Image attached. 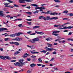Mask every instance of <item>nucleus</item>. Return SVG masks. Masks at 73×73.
Wrapping results in <instances>:
<instances>
[{
  "label": "nucleus",
  "mask_w": 73,
  "mask_h": 73,
  "mask_svg": "<svg viewBox=\"0 0 73 73\" xmlns=\"http://www.w3.org/2000/svg\"><path fill=\"white\" fill-rule=\"evenodd\" d=\"M58 19V17H53L50 18V16H48L47 17H44V20H57Z\"/></svg>",
  "instance_id": "f257e3e1"
},
{
  "label": "nucleus",
  "mask_w": 73,
  "mask_h": 73,
  "mask_svg": "<svg viewBox=\"0 0 73 73\" xmlns=\"http://www.w3.org/2000/svg\"><path fill=\"white\" fill-rule=\"evenodd\" d=\"M26 63L24 62H23L22 63H21L19 62L15 63L14 64L15 66H23V65H25Z\"/></svg>",
  "instance_id": "f03ea898"
},
{
  "label": "nucleus",
  "mask_w": 73,
  "mask_h": 73,
  "mask_svg": "<svg viewBox=\"0 0 73 73\" xmlns=\"http://www.w3.org/2000/svg\"><path fill=\"white\" fill-rule=\"evenodd\" d=\"M40 41V39L38 38H36L33 39L32 40H29V41L32 43H35L36 41Z\"/></svg>",
  "instance_id": "7ed1b4c3"
},
{
  "label": "nucleus",
  "mask_w": 73,
  "mask_h": 73,
  "mask_svg": "<svg viewBox=\"0 0 73 73\" xmlns=\"http://www.w3.org/2000/svg\"><path fill=\"white\" fill-rule=\"evenodd\" d=\"M31 5L33 6V7H36L35 8V10H37V9H40V7H38L39 6L36 4H32Z\"/></svg>",
  "instance_id": "20e7f679"
},
{
  "label": "nucleus",
  "mask_w": 73,
  "mask_h": 73,
  "mask_svg": "<svg viewBox=\"0 0 73 73\" xmlns=\"http://www.w3.org/2000/svg\"><path fill=\"white\" fill-rule=\"evenodd\" d=\"M45 49L47 50V51H49L50 52H51V51L53 50H55L56 51L57 50L56 49H54L53 48H49L47 47H45Z\"/></svg>",
  "instance_id": "39448f33"
},
{
  "label": "nucleus",
  "mask_w": 73,
  "mask_h": 73,
  "mask_svg": "<svg viewBox=\"0 0 73 73\" xmlns=\"http://www.w3.org/2000/svg\"><path fill=\"white\" fill-rule=\"evenodd\" d=\"M29 55L27 53L25 54L23 56V58H27L28 56H29Z\"/></svg>",
  "instance_id": "423d86ee"
},
{
  "label": "nucleus",
  "mask_w": 73,
  "mask_h": 73,
  "mask_svg": "<svg viewBox=\"0 0 73 73\" xmlns=\"http://www.w3.org/2000/svg\"><path fill=\"white\" fill-rule=\"evenodd\" d=\"M35 51H36V50H33V51H31L30 52L31 53H32V54H38L39 53V52H35Z\"/></svg>",
  "instance_id": "0eeeda50"
},
{
  "label": "nucleus",
  "mask_w": 73,
  "mask_h": 73,
  "mask_svg": "<svg viewBox=\"0 0 73 73\" xmlns=\"http://www.w3.org/2000/svg\"><path fill=\"white\" fill-rule=\"evenodd\" d=\"M15 40L16 41H20V40H23V38H20L19 37H17L15 38Z\"/></svg>",
  "instance_id": "6e6552de"
},
{
  "label": "nucleus",
  "mask_w": 73,
  "mask_h": 73,
  "mask_svg": "<svg viewBox=\"0 0 73 73\" xmlns=\"http://www.w3.org/2000/svg\"><path fill=\"white\" fill-rule=\"evenodd\" d=\"M5 15L4 14H3V11H0V16L1 17H3V16H4Z\"/></svg>",
  "instance_id": "1a4fd4ad"
},
{
  "label": "nucleus",
  "mask_w": 73,
  "mask_h": 73,
  "mask_svg": "<svg viewBox=\"0 0 73 73\" xmlns=\"http://www.w3.org/2000/svg\"><path fill=\"white\" fill-rule=\"evenodd\" d=\"M7 30H8V29L6 28H0V32H3V31H7Z\"/></svg>",
  "instance_id": "9d476101"
},
{
  "label": "nucleus",
  "mask_w": 73,
  "mask_h": 73,
  "mask_svg": "<svg viewBox=\"0 0 73 73\" xmlns=\"http://www.w3.org/2000/svg\"><path fill=\"white\" fill-rule=\"evenodd\" d=\"M35 33L39 35H44V33L42 32H38L37 31H35Z\"/></svg>",
  "instance_id": "9b49d317"
},
{
  "label": "nucleus",
  "mask_w": 73,
  "mask_h": 73,
  "mask_svg": "<svg viewBox=\"0 0 73 73\" xmlns=\"http://www.w3.org/2000/svg\"><path fill=\"white\" fill-rule=\"evenodd\" d=\"M39 19L41 20H45V17L43 16H40L39 17Z\"/></svg>",
  "instance_id": "f8f14e48"
},
{
  "label": "nucleus",
  "mask_w": 73,
  "mask_h": 73,
  "mask_svg": "<svg viewBox=\"0 0 73 73\" xmlns=\"http://www.w3.org/2000/svg\"><path fill=\"white\" fill-rule=\"evenodd\" d=\"M47 45L48 47H49V48H52V46H53V45L52 44L48 43L47 44Z\"/></svg>",
  "instance_id": "ddd939ff"
},
{
  "label": "nucleus",
  "mask_w": 73,
  "mask_h": 73,
  "mask_svg": "<svg viewBox=\"0 0 73 73\" xmlns=\"http://www.w3.org/2000/svg\"><path fill=\"white\" fill-rule=\"evenodd\" d=\"M5 56H0V58L3 59L4 60H5Z\"/></svg>",
  "instance_id": "4468645a"
},
{
  "label": "nucleus",
  "mask_w": 73,
  "mask_h": 73,
  "mask_svg": "<svg viewBox=\"0 0 73 73\" xmlns=\"http://www.w3.org/2000/svg\"><path fill=\"white\" fill-rule=\"evenodd\" d=\"M19 44H20V43L19 42H14V45H16V46H19V45H20Z\"/></svg>",
  "instance_id": "2eb2a0df"
},
{
  "label": "nucleus",
  "mask_w": 73,
  "mask_h": 73,
  "mask_svg": "<svg viewBox=\"0 0 73 73\" xmlns=\"http://www.w3.org/2000/svg\"><path fill=\"white\" fill-rule=\"evenodd\" d=\"M58 13H57L56 12L52 13H50V15H57Z\"/></svg>",
  "instance_id": "dca6fc26"
},
{
  "label": "nucleus",
  "mask_w": 73,
  "mask_h": 73,
  "mask_svg": "<svg viewBox=\"0 0 73 73\" xmlns=\"http://www.w3.org/2000/svg\"><path fill=\"white\" fill-rule=\"evenodd\" d=\"M27 47H29V48H31V49H35V48L33 47V46H30L27 45Z\"/></svg>",
  "instance_id": "f3484780"
},
{
  "label": "nucleus",
  "mask_w": 73,
  "mask_h": 73,
  "mask_svg": "<svg viewBox=\"0 0 73 73\" xmlns=\"http://www.w3.org/2000/svg\"><path fill=\"white\" fill-rule=\"evenodd\" d=\"M30 66L31 67H34V66H36V64H35L34 63L31 64L30 65Z\"/></svg>",
  "instance_id": "a211bd4d"
},
{
  "label": "nucleus",
  "mask_w": 73,
  "mask_h": 73,
  "mask_svg": "<svg viewBox=\"0 0 73 73\" xmlns=\"http://www.w3.org/2000/svg\"><path fill=\"white\" fill-rule=\"evenodd\" d=\"M4 41H11V39L9 38H5L4 39Z\"/></svg>",
  "instance_id": "6ab92c4d"
},
{
  "label": "nucleus",
  "mask_w": 73,
  "mask_h": 73,
  "mask_svg": "<svg viewBox=\"0 0 73 73\" xmlns=\"http://www.w3.org/2000/svg\"><path fill=\"white\" fill-rule=\"evenodd\" d=\"M5 58L8 60H11V58H10L9 56H5Z\"/></svg>",
  "instance_id": "aec40b11"
},
{
  "label": "nucleus",
  "mask_w": 73,
  "mask_h": 73,
  "mask_svg": "<svg viewBox=\"0 0 73 73\" xmlns=\"http://www.w3.org/2000/svg\"><path fill=\"white\" fill-rule=\"evenodd\" d=\"M19 2L20 3H25V1L24 0H19Z\"/></svg>",
  "instance_id": "412c9836"
},
{
  "label": "nucleus",
  "mask_w": 73,
  "mask_h": 73,
  "mask_svg": "<svg viewBox=\"0 0 73 73\" xmlns=\"http://www.w3.org/2000/svg\"><path fill=\"white\" fill-rule=\"evenodd\" d=\"M39 12V10H36V11H35L33 13H34V14L38 13Z\"/></svg>",
  "instance_id": "4be33fe9"
},
{
  "label": "nucleus",
  "mask_w": 73,
  "mask_h": 73,
  "mask_svg": "<svg viewBox=\"0 0 73 73\" xmlns=\"http://www.w3.org/2000/svg\"><path fill=\"white\" fill-rule=\"evenodd\" d=\"M9 4V3H4V5H5V7H7Z\"/></svg>",
  "instance_id": "5701e85b"
},
{
  "label": "nucleus",
  "mask_w": 73,
  "mask_h": 73,
  "mask_svg": "<svg viewBox=\"0 0 73 73\" xmlns=\"http://www.w3.org/2000/svg\"><path fill=\"white\" fill-rule=\"evenodd\" d=\"M38 61L39 62H42V60H41V58H39L38 60Z\"/></svg>",
  "instance_id": "b1692460"
},
{
  "label": "nucleus",
  "mask_w": 73,
  "mask_h": 73,
  "mask_svg": "<svg viewBox=\"0 0 73 73\" xmlns=\"http://www.w3.org/2000/svg\"><path fill=\"white\" fill-rule=\"evenodd\" d=\"M20 53V52L17 51L15 52V53H14V55H16V54H19Z\"/></svg>",
  "instance_id": "393cba45"
},
{
  "label": "nucleus",
  "mask_w": 73,
  "mask_h": 73,
  "mask_svg": "<svg viewBox=\"0 0 73 73\" xmlns=\"http://www.w3.org/2000/svg\"><path fill=\"white\" fill-rule=\"evenodd\" d=\"M39 27H40V26H36L33 27V29H36V28H39Z\"/></svg>",
  "instance_id": "a878e982"
},
{
  "label": "nucleus",
  "mask_w": 73,
  "mask_h": 73,
  "mask_svg": "<svg viewBox=\"0 0 73 73\" xmlns=\"http://www.w3.org/2000/svg\"><path fill=\"white\" fill-rule=\"evenodd\" d=\"M68 11L67 10H65L63 11V12L62 13H68Z\"/></svg>",
  "instance_id": "bb28decb"
},
{
  "label": "nucleus",
  "mask_w": 73,
  "mask_h": 73,
  "mask_svg": "<svg viewBox=\"0 0 73 73\" xmlns=\"http://www.w3.org/2000/svg\"><path fill=\"white\" fill-rule=\"evenodd\" d=\"M16 36L15 34H11L10 35V37H15Z\"/></svg>",
  "instance_id": "cd10ccee"
},
{
  "label": "nucleus",
  "mask_w": 73,
  "mask_h": 73,
  "mask_svg": "<svg viewBox=\"0 0 73 73\" xmlns=\"http://www.w3.org/2000/svg\"><path fill=\"white\" fill-rule=\"evenodd\" d=\"M54 1L56 3H61V1L59 0H54Z\"/></svg>",
  "instance_id": "c85d7f7f"
},
{
  "label": "nucleus",
  "mask_w": 73,
  "mask_h": 73,
  "mask_svg": "<svg viewBox=\"0 0 73 73\" xmlns=\"http://www.w3.org/2000/svg\"><path fill=\"white\" fill-rule=\"evenodd\" d=\"M25 1H26L27 2H31V1H32V0H24Z\"/></svg>",
  "instance_id": "c756f323"
},
{
  "label": "nucleus",
  "mask_w": 73,
  "mask_h": 73,
  "mask_svg": "<svg viewBox=\"0 0 73 73\" xmlns=\"http://www.w3.org/2000/svg\"><path fill=\"white\" fill-rule=\"evenodd\" d=\"M32 72V70H28L27 72V73H31Z\"/></svg>",
  "instance_id": "7c9ffc66"
},
{
  "label": "nucleus",
  "mask_w": 73,
  "mask_h": 73,
  "mask_svg": "<svg viewBox=\"0 0 73 73\" xmlns=\"http://www.w3.org/2000/svg\"><path fill=\"white\" fill-rule=\"evenodd\" d=\"M40 9H45V8L44 6H42L40 7Z\"/></svg>",
  "instance_id": "2f4dec72"
},
{
  "label": "nucleus",
  "mask_w": 73,
  "mask_h": 73,
  "mask_svg": "<svg viewBox=\"0 0 73 73\" xmlns=\"http://www.w3.org/2000/svg\"><path fill=\"white\" fill-rule=\"evenodd\" d=\"M40 52H41V53H42V52L43 53H46V51H45V50H42L40 51Z\"/></svg>",
  "instance_id": "473e14b6"
},
{
  "label": "nucleus",
  "mask_w": 73,
  "mask_h": 73,
  "mask_svg": "<svg viewBox=\"0 0 73 73\" xmlns=\"http://www.w3.org/2000/svg\"><path fill=\"white\" fill-rule=\"evenodd\" d=\"M26 13L28 15H32V12H26Z\"/></svg>",
  "instance_id": "72a5a7b5"
},
{
  "label": "nucleus",
  "mask_w": 73,
  "mask_h": 73,
  "mask_svg": "<svg viewBox=\"0 0 73 73\" xmlns=\"http://www.w3.org/2000/svg\"><path fill=\"white\" fill-rule=\"evenodd\" d=\"M15 36H20V34L19 33H16L15 34Z\"/></svg>",
  "instance_id": "f704fd0d"
},
{
  "label": "nucleus",
  "mask_w": 73,
  "mask_h": 73,
  "mask_svg": "<svg viewBox=\"0 0 73 73\" xmlns=\"http://www.w3.org/2000/svg\"><path fill=\"white\" fill-rule=\"evenodd\" d=\"M50 11H49L46 12V14H48L50 15Z\"/></svg>",
  "instance_id": "c9c22d12"
},
{
  "label": "nucleus",
  "mask_w": 73,
  "mask_h": 73,
  "mask_svg": "<svg viewBox=\"0 0 73 73\" xmlns=\"http://www.w3.org/2000/svg\"><path fill=\"white\" fill-rule=\"evenodd\" d=\"M23 61H24V59H22L19 61L20 63H22L23 62Z\"/></svg>",
  "instance_id": "e433bc0d"
},
{
  "label": "nucleus",
  "mask_w": 73,
  "mask_h": 73,
  "mask_svg": "<svg viewBox=\"0 0 73 73\" xmlns=\"http://www.w3.org/2000/svg\"><path fill=\"white\" fill-rule=\"evenodd\" d=\"M73 27L72 26H69L68 27V29H71L72 28H73Z\"/></svg>",
  "instance_id": "4c0bfd02"
},
{
  "label": "nucleus",
  "mask_w": 73,
  "mask_h": 73,
  "mask_svg": "<svg viewBox=\"0 0 73 73\" xmlns=\"http://www.w3.org/2000/svg\"><path fill=\"white\" fill-rule=\"evenodd\" d=\"M73 32H70L68 34V35H69V36H70V35H72V34H73Z\"/></svg>",
  "instance_id": "58836bf2"
},
{
  "label": "nucleus",
  "mask_w": 73,
  "mask_h": 73,
  "mask_svg": "<svg viewBox=\"0 0 73 73\" xmlns=\"http://www.w3.org/2000/svg\"><path fill=\"white\" fill-rule=\"evenodd\" d=\"M69 50L70 52H73V49L70 48L69 49Z\"/></svg>",
  "instance_id": "ea45409f"
},
{
  "label": "nucleus",
  "mask_w": 73,
  "mask_h": 73,
  "mask_svg": "<svg viewBox=\"0 0 73 73\" xmlns=\"http://www.w3.org/2000/svg\"><path fill=\"white\" fill-rule=\"evenodd\" d=\"M7 1H8V2H9V3H13V1H11L10 0H7Z\"/></svg>",
  "instance_id": "a19ab883"
},
{
  "label": "nucleus",
  "mask_w": 73,
  "mask_h": 73,
  "mask_svg": "<svg viewBox=\"0 0 73 73\" xmlns=\"http://www.w3.org/2000/svg\"><path fill=\"white\" fill-rule=\"evenodd\" d=\"M67 40L68 41H70V40L72 41V40H73V39H70V38H68V39H67Z\"/></svg>",
  "instance_id": "79ce46f5"
},
{
  "label": "nucleus",
  "mask_w": 73,
  "mask_h": 73,
  "mask_svg": "<svg viewBox=\"0 0 73 73\" xmlns=\"http://www.w3.org/2000/svg\"><path fill=\"white\" fill-rule=\"evenodd\" d=\"M15 42H9V44H14Z\"/></svg>",
  "instance_id": "37998d69"
},
{
  "label": "nucleus",
  "mask_w": 73,
  "mask_h": 73,
  "mask_svg": "<svg viewBox=\"0 0 73 73\" xmlns=\"http://www.w3.org/2000/svg\"><path fill=\"white\" fill-rule=\"evenodd\" d=\"M52 35H54V36H58V34H54V33H52Z\"/></svg>",
  "instance_id": "c03bdc74"
},
{
  "label": "nucleus",
  "mask_w": 73,
  "mask_h": 73,
  "mask_svg": "<svg viewBox=\"0 0 73 73\" xmlns=\"http://www.w3.org/2000/svg\"><path fill=\"white\" fill-rule=\"evenodd\" d=\"M69 16H73V14L72 13H69Z\"/></svg>",
  "instance_id": "a18cd8bd"
},
{
  "label": "nucleus",
  "mask_w": 73,
  "mask_h": 73,
  "mask_svg": "<svg viewBox=\"0 0 73 73\" xmlns=\"http://www.w3.org/2000/svg\"><path fill=\"white\" fill-rule=\"evenodd\" d=\"M53 54H56L57 52L56 51H54L52 52Z\"/></svg>",
  "instance_id": "49530a36"
},
{
  "label": "nucleus",
  "mask_w": 73,
  "mask_h": 73,
  "mask_svg": "<svg viewBox=\"0 0 73 73\" xmlns=\"http://www.w3.org/2000/svg\"><path fill=\"white\" fill-rule=\"evenodd\" d=\"M64 29H68V27L65 26L63 27Z\"/></svg>",
  "instance_id": "de8ad7c7"
},
{
  "label": "nucleus",
  "mask_w": 73,
  "mask_h": 73,
  "mask_svg": "<svg viewBox=\"0 0 73 73\" xmlns=\"http://www.w3.org/2000/svg\"><path fill=\"white\" fill-rule=\"evenodd\" d=\"M36 65L38 66H41L42 65V64H37Z\"/></svg>",
  "instance_id": "09e8293b"
},
{
  "label": "nucleus",
  "mask_w": 73,
  "mask_h": 73,
  "mask_svg": "<svg viewBox=\"0 0 73 73\" xmlns=\"http://www.w3.org/2000/svg\"><path fill=\"white\" fill-rule=\"evenodd\" d=\"M31 57L32 58H36V56L32 55L31 56Z\"/></svg>",
  "instance_id": "8fccbe9b"
},
{
  "label": "nucleus",
  "mask_w": 73,
  "mask_h": 73,
  "mask_svg": "<svg viewBox=\"0 0 73 73\" xmlns=\"http://www.w3.org/2000/svg\"><path fill=\"white\" fill-rule=\"evenodd\" d=\"M27 23L29 24V25H31V22H27Z\"/></svg>",
  "instance_id": "3c124183"
},
{
  "label": "nucleus",
  "mask_w": 73,
  "mask_h": 73,
  "mask_svg": "<svg viewBox=\"0 0 73 73\" xmlns=\"http://www.w3.org/2000/svg\"><path fill=\"white\" fill-rule=\"evenodd\" d=\"M26 20L27 21H32V19H27Z\"/></svg>",
  "instance_id": "603ef678"
},
{
  "label": "nucleus",
  "mask_w": 73,
  "mask_h": 73,
  "mask_svg": "<svg viewBox=\"0 0 73 73\" xmlns=\"http://www.w3.org/2000/svg\"><path fill=\"white\" fill-rule=\"evenodd\" d=\"M14 5L15 6V7H19V5L16 4H14Z\"/></svg>",
  "instance_id": "864d4df0"
},
{
  "label": "nucleus",
  "mask_w": 73,
  "mask_h": 73,
  "mask_svg": "<svg viewBox=\"0 0 73 73\" xmlns=\"http://www.w3.org/2000/svg\"><path fill=\"white\" fill-rule=\"evenodd\" d=\"M26 8L27 9H31V7L30 6H28L26 7Z\"/></svg>",
  "instance_id": "5fc2aeb1"
},
{
  "label": "nucleus",
  "mask_w": 73,
  "mask_h": 73,
  "mask_svg": "<svg viewBox=\"0 0 73 73\" xmlns=\"http://www.w3.org/2000/svg\"><path fill=\"white\" fill-rule=\"evenodd\" d=\"M6 16V17H7V18H9V17H11V15H8Z\"/></svg>",
  "instance_id": "6e6d98bb"
},
{
  "label": "nucleus",
  "mask_w": 73,
  "mask_h": 73,
  "mask_svg": "<svg viewBox=\"0 0 73 73\" xmlns=\"http://www.w3.org/2000/svg\"><path fill=\"white\" fill-rule=\"evenodd\" d=\"M31 58H27V61H31Z\"/></svg>",
  "instance_id": "4d7b16f0"
},
{
  "label": "nucleus",
  "mask_w": 73,
  "mask_h": 73,
  "mask_svg": "<svg viewBox=\"0 0 73 73\" xmlns=\"http://www.w3.org/2000/svg\"><path fill=\"white\" fill-rule=\"evenodd\" d=\"M46 41H50V39H49V38H46Z\"/></svg>",
  "instance_id": "13d9d810"
},
{
  "label": "nucleus",
  "mask_w": 73,
  "mask_h": 73,
  "mask_svg": "<svg viewBox=\"0 0 73 73\" xmlns=\"http://www.w3.org/2000/svg\"><path fill=\"white\" fill-rule=\"evenodd\" d=\"M69 2L70 3H73V0H70L69 1Z\"/></svg>",
  "instance_id": "bf43d9fd"
},
{
  "label": "nucleus",
  "mask_w": 73,
  "mask_h": 73,
  "mask_svg": "<svg viewBox=\"0 0 73 73\" xmlns=\"http://www.w3.org/2000/svg\"><path fill=\"white\" fill-rule=\"evenodd\" d=\"M54 59V58H52L50 60V61H53V60Z\"/></svg>",
  "instance_id": "052dcab7"
},
{
  "label": "nucleus",
  "mask_w": 73,
  "mask_h": 73,
  "mask_svg": "<svg viewBox=\"0 0 73 73\" xmlns=\"http://www.w3.org/2000/svg\"><path fill=\"white\" fill-rule=\"evenodd\" d=\"M54 27H58V25H54Z\"/></svg>",
  "instance_id": "680f3d73"
},
{
  "label": "nucleus",
  "mask_w": 73,
  "mask_h": 73,
  "mask_svg": "<svg viewBox=\"0 0 73 73\" xmlns=\"http://www.w3.org/2000/svg\"><path fill=\"white\" fill-rule=\"evenodd\" d=\"M22 24H20L19 25H18V27H21V26H22Z\"/></svg>",
  "instance_id": "e2e57ef3"
},
{
  "label": "nucleus",
  "mask_w": 73,
  "mask_h": 73,
  "mask_svg": "<svg viewBox=\"0 0 73 73\" xmlns=\"http://www.w3.org/2000/svg\"><path fill=\"white\" fill-rule=\"evenodd\" d=\"M54 70H58V69L57 68H54Z\"/></svg>",
  "instance_id": "0e129e2a"
},
{
  "label": "nucleus",
  "mask_w": 73,
  "mask_h": 73,
  "mask_svg": "<svg viewBox=\"0 0 73 73\" xmlns=\"http://www.w3.org/2000/svg\"><path fill=\"white\" fill-rule=\"evenodd\" d=\"M65 42H66V41L63 40L62 41V43H65Z\"/></svg>",
  "instance_id": "69168bd1"
},
{
  "label": "nucleus",
  "mask_w": 73,
  "mask_h": 73,
  "mask_svg": "<svg viewBox=\"0 0 73 73\" xmlns=\"http://www.w3.org/2000/svg\"><path fill=\"white\" fill-rule=\"evenodd\" d=\"M31 33H32V31H29L27 32V33H28V34H31Z\"/></svg>",
  "instance_id": "338daca9"
},
{
  "label": "nucleus",
  "mask_w": 73,
  "mask_h": 73,
  "mask_svg": "<svg viewBox=\"0 0 73 73\" xmlns=\"http://www.w3.org/2000/svg\"><path fill=\"white\" fill-rule=\"evenodd\" d=\"M65 73H71L70 72L67 71V72H65Z\"/></svg>",
  "instance_id": "774afa93"
}]
</instances>
